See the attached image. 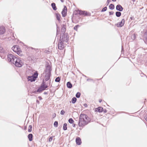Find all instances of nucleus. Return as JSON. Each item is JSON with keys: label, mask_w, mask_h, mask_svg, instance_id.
Masks as SVG:
<instances>
[{"label": "nucleus", "mask_w": 147, "mask_h": 147, "mask_svg": "<svg viewBox=\"0 0 147 147\" xmlns=\"http://www.w3.org/2000/svg\"><path fill=\"white\" fill-rule=\"evenodd\" d=\"M7 58L9 61L13 63L17 67H21L23 64L20 58L17 57L12 54L8 55Z\"/></svg>", "instance_id": "f257e3e1"}, {"label": "nucleus", "mask_w": 147, "mask_h": 147, "mask_svg": "<svg viewBox=\"0 0 147 147\" xmlns=\"http://www.w3.org/2000/svg\"><path fill=\"white\" fill-rule=\"evenodd\" d=\"M91 119L86 115L81 114L80 115L78 123L80 126H83L90 122Z\"/></svg>", "instance_id": "f03ea898"}, {"label": "nucleus", "mask_w": 147, "mask_h": 147, "mask_svg": "<svg viewBox=\"0 0 147 147\" xmlns=\"http://www.w3.org/2000/svg\"><path fill=\"white\" fill-rule=\"evenodd\" d=\"M51 68L49 66H47L46 67L45 71V80L46 81L48 80L50 78L51 75Z\"/></svg>", "instance_id": "7ed1b4c3"}, {"label": "nucleus", "mask_w": 147, "mask_h": 147, "mask_svg": "<svg viewBox=\"0 0 147 147\" xmlns=\"http://www.w3.org/2000/svg\"><path fill=\"white\" fill-rule=\"evenodd\" d=\"M12 49L19 55L22 56L23 55L22 52L18 46H15L12 48Z\"/></svg>", "instance_id": "20e7f679"}, {"label": "nucleus", "mask_w": 147, "mask_h": 147, "mask_svg": "<svg viewBox=\"0 0 147 147\" xmlns=\"http://www.w3.org/2000/svg\"><path fill=\"white\" fill-rule=\"evenodd\" d=\"M38 73L37 71L32 76H28V81H30L31 82L35 81L37 77Z\"/></svg>", "instance_id": "39448f33"}, {"label": "nucleus", "mask_w": 147, "mask_h": 147, "mask_svg": "<svg viewBox=\"0 0 147 147\" xmlns=\"http://www.w3.org/2000/svg\"><path fill=\"white\" fill-rule=\"evenodd\" d=\"M61 40V42H63V43L67 42H68L69 40V37L67 34H65L60 37Z\"/></svg>", "instance_id": "423d86ee"}, {"label": "nucleus", "mask_w": 147, "mask_h": 147, "mask_svg": "<svg viewBox=\"0 0 147 147\" xmlns=\"http://www.w3.org/2000/svg\"><path fill=\"white\" fill-rule=\"evenodd\" d=\"M47 88V86L43 83L42 85L41 86L40 88H39L37 90V92L41 91L42 90H45L46 88Z\"/></svg>", "instance_id": "0eeeda50"}, {"label": "nucleus", "mask_w": 147, "mask_h": 147, "mask_svg": "<svg viewBox=\"0 0 147 147\" xmlns=\"http://www.w3.org/2000/svg\"><path fill=\"white\" fill-rule=\"evenodd\" d=\"M125 22V20L123 19L121 22L118 23L116 24V25L117 27H121L124 25Z\"/></svg>", "instance_id": "6e6552de"}, {"label": "nucleus", "mask_w": 147, "mask_h": 147, "mask_svg": "<svg viewBox=\"0 0 147 147\" xmlns=\"http://www.w3.org/2000/svg\"><path fill=\"white\" fill-rule=\"evenodd\" d=\"M67 8L66 6H65L62 11L61 12L62 16L65 17L67 15Z\"/></svg>", "instance_id": "1a4fd4ad"}, {"label": "nucleus", "mask_w": 147, "mask_h": 147, "mask_svg": "<svg viewBox=\"0 0 147 147\" xmlns=\"http://www.w3.org/2000/svg\"><path fill=\"white\" fill-rule=\"evenodd\" d=\"M64 43L63 42H60L58 44V48L61 50L63 49L65 47V46L64 44Z\"/></svg>", "instance_id": "9d476101"}, {"label": "nucleus", "mask_w": 147, "mask_h": 147, "mask_svg": "<svg viewBox=\"0 0 147 147\" xmlns=\"http://www.w3.org/2000/svg\"><path fill=\"white\" fill-rule=\"evenodd\" d=\"M5 31V29L4 26H0V34H3Z\"/></svg>", "instance_id": "9b49d317"}, {"label": "nucleus", "mask_w": 147, "mask_h": 147, "mask_svg": "<svg viewBox=\"0 0 147 147\" xmlns=\"http://www.w3.org/2000/svg\"><path fill=\"white\" fill-rule=\"evenodd\" d=\"M143 37L144 40L147 42V29L144 32Z\"/></svg>", "instance_id": "f8f14e48"}, {"label": "nucleus", "mask_w": 147, "mask_h": 147, "mask_svg": "<svg viewBox=\"0 0 147 147\" xmlns=\"http://www.w3.org/2000/svg\"><path fill=\"white\" fill-rule=\"evenodd\" d=\"M103 111V108L102 107H99L98 108H96L95 111L99 112H101Z\"/></svg>", "instance_id": "ddd939ff"}, {"label": "nucleus", "mask_w": 147, "mask_h": 147, "mask_svg": "<svg viewBox=\"0 0 147 147\" xmlns=\"http://www.w3.org/2000/svg\"><path fill=\"white\" fill-rule=\"evenodd\" d=\"M117 10L119 11H122L123 10V8L120 5H118L116 7Z\"/></svg>", "instance_id": "4468645a"}, {"label": "nucleus", "mask_w": 147, "mask_h": 147, "mask_svg": "<svg viewBox=\"0 0 147 147\" xmlns=\"http://www.w3.org/2000/svg\"><path fill=\"white\" fill-rule=\"evenodd\" d=\"M80 14H82L84 16H88L89 14L86 11H80Z\"/></svg>", "instance_id": "2eb2a0df"}, {"label": "nucleus", "mask_w": 147, "mask_h": 147, "mask_svg": "<svg viewBox=\"0 0 147 147\" xmlns=\"http://www.w3.org/2000/svg\"><path fill=\"white\" fill-rule=\"evenodd\" d=\"M76 144L78 145H80L81 143V141L80 138H76Z\"/></svg>", "instance_id": "dca6fc26"}, {"label": "nucleus", "mask_w": 147, "mask_h": 147, "mask_svg": "<svg viewBox=\"0 0 147 147\" xmlns=\"http://www.w3.org/2000/svg\"><path fill=\"white\" fill-rule=\"evenodd\" d=\"M55 15L56 17L57 18V19L58 21L60 20V18H61V16L60 15L59 13H56L55 14Z\"/></svg>", "instance_id": "f3484780"}, {"label": "nucleus", "mask_w": 147, "mask_h": 147, "mask_svg": "<svg viewBox=\"0 0 147 147\" xmlns=\"http://www.w3.org/2000/svg\"><path fill=\"white\" fill-rule=\"evenodd\" d=\"M51 6L52 8L54 10H56L57 9V7L56 6L55 4V3H52L51 4Z\"/></svg>", "instance_id": "a211bd4d"}, {"label": "nucleus", "mask_w": 147, "mask_h": 147, "mask_svg": "<svg viewBox=\"0 0 147 147\" xmlns=\"http://www.w3.org/2000/svg\"><path fill=\"white\" fill-rule=\"evenodd\" d=\"M67 87L69 88H71L72 87V84L69 82H67Z\"/></svg>", "instance_id": "6ab92c4d"}, {"label": "nucleus", "mask_w": 147, "mask_h": 147, "mask_svg": "<svg viewBox=\"0 0 147 147\" xmlns=\"http://www.w3.org/2000/svg\"><path fill=\"white\" fill-rule=\"evenodd\" d=\"M65 27L66 26L65 25H63L62 27V28H61V31H62L63 32H65L66 29Z\"/></svg>", "instance_id": "aec40b11"}, {"label": "nucleus", "mask_w": 147, "mask_h": 147, "mask_svg": "<svg viewBox=\"0 0 147 147\" xmlns=\"http://www.w3.org/2000/svg\"><path fill=\"white\" fill-rule=\"evenodd\" d=\"M27 55L28 56V58H31V59L32 60V58H33V56L32 55V54H30V53H28Z\"/></svg>", "instance_id": "412c9836"}, {"label": "nucleus", "mask_w": 147, "mask_h": 147, "mask_svg": "<svg viewBox=\"0 0 147 147\" xmlns=\"http://www.w3.org/2000/svg\"><path fill=\"white\" fill-rule=\"evenodd\" d=\"M109 7L110 9H113L114 8V6L113 4H111L109 5Z\"/></svg>", "instance_id": "4be33fe9"}, {"label": "nucleus", "mask_w": 147, "mask_h": 147, "mask_svg": "<svg viewBox=\"0 0 147 147\" xmlns=\"http://www.w3.org/2000/svg\"><path fill=\"white\" fill-rule=\"evenodd\" d=\"M121 15V13L120 12L117 11L116 13V15L117 17H119Z\"/></svg>", "instance_id": "5701e85b"}, {"label": "nucleus", "mask_w": 147, "mask_h": 147, "mask_svg": "<svg viewBox=\"0 0 147 147\" xmlns=\"http://www.w3.org/2000/svg\"><path fill=\"white\" fill-rule=\"evenodd\" d=\"M67 123H65L64 124L63 128L64 130H66L67 129Z\"/></svg>", "instance_id": "b1692460"}, {"label": "nucleus", "mask_w": 147, "mask_h": 147, "mask_svg": "<svg viewBox=\"0 0 147 147\" xmlns=\"http://www.w3.org/2000/svg\"><path fill=\"white\" fill-rule=\"evenodd\" d=\"M77 99L75 97H74L72 99V102L73 103H75Z\"/></svg>", "instance_id": "393cba45"}, {"label": "nucleus", "mask_w": 147, "mask_h": 147, "mask_svg": "<svg viewBox=\"0 0 147 147\" xmlns=\"http://www.w3.org/2000/svg\"><path fill=\"white\" fill-rule=\"evenodd\" d=\"M61 79L59 77L57 78L55 80V81L57 82H59L60 80Z\"/></svg>", "instance_id": "a878e982"}, {"label": "nucleus", "mask_w": 147, "mask_h": 147, "mask_svg": "<svg viewBox=\"0 0 147 147\" xmlns=\"http://www.w3.org/2000/svg\"><path fill=\"white\" fill-rule=\"evenodd\" d=\"M32 126L31 125H30L29 126L28 128V131L30 132L32 131Z\"/></svg>", "instance_id": "bb28decb"}, {"label": "nucleus", "mask_w": 147, "mask_h": 147, "mask_svg": "<svg viewBox=\"0 0 147 147\" xmlns=\"http://www.w3.org/2000/svg\"><path fill=\"white\" fill-rule=\"evenodd\" d=\"M68 121L70 123H72L74 122V121L72 118L69 119Z\"/></svg>", "instance_id": "cd10ccee"}, {"label": "nucleus", "mask_w": 147, "mask_h": 147, "mask_svg": "<svg viewBox=\"0 0 147 147\" xmlns=\"http://www.w3.org/2000/svg\"><path fill=\"white\" fill-rule=\"evenodd\" d=\"M80 96V93L79 92H77L76 94V96L78 98H79Z\"/></svg>", "instance_id": "c85d7f7f"}, {"label": "nucleus", "mask_w": 147, "mask_h": 147, "mask_svg": "<svg viewBox=\"0 0 147 147\" xmlns=\"http://www.w3.org/2000/svg\"><path fill=\"white\" fill-rule=\"evenodd\" d=\"M58 123L57 121H55L54 122V125L55 127H57L58 126Z\"/></svg>", "instance_id": "c756f323"}, {"label": "nucleus", "mask_w": 147, "mask_h": 147, "mask_svg": "<svg viewBox=\"0 0 147 147\" xmlns=\"http://www.w3.org/2000/svg\"><path fill=\"white\" fill-rule=\"evenodd\" d=\"M107 7H105L102 9L101 11L102 12L105 11L107 10Z\"/></svg>", "instance_id": "7c9ffc66"}, {"label": "nucleus", "mask_w": 147, "mask_h": 147, "mask_svg": "<svg viewBox=\"0 0 147 147\" xmlns=\"http://www.w3.org/2000/svg\"><path fill=\"white\" fill-rule=\"evenodd\" d=\"M79 26L78 25H77L76 26L74 27V29L76 31L77 30H78V27Z\"/></svg>", "instance_id": "2f4dec72"}, {"label": "nucleus", "mask_w": 147, "mask_h": 147, "mask_svg": "<svg viewBox=\"0 0 147 147\" xmlns=\"http://www.w3.org/2000/svg\"><path fill=\"white\" fill-rule=\"evenodd\" d=\"M33 135L32 134H30L28 136V138H32Z\"/></svg>", "instance_id": "473e14b6"}, {"label": "nucleus", "mask_w": 147, "mask_h": 147, "mask_svg": "<svg viewBox=\"0 0 147 147\" xmlns=\"http://www.w3.org/2000/svg\"><path fill=\"white\" fill-rule=\"evenodd\" d=\"M65 111L63 110H62L61 112V114L62 115H63L65 113Z\"/></svg>", "instance_id": "72a5a7b5"}, {"label": "nucleus", "mask_w": 147, "mask_h": 147, "mask_svg": "<svg viewBox=\"0 0 147 147\" xmlns=\"http://www.w3.org/2000/svg\"><path fill=\"white\" fill-rule=\"evenodd\" d=\"M109 15H112L113 13V12H109Z\"/></svg>", "instance_id": "f704fd0d"}, {"label": "nucleus", "mask_w": 147, "mask_h": 147, "mask_svg": "<svg viewBox=\"0 0 147 147\" xmlns=\"http://www.w3.org/2000/svg\"><path fill=\"white\" fill-rule=\"evenodd\" d=\"M52 139L53 138H49V142L51 141L52 140Z\"/></svg>", "instance_id": "c9c22d12"}, {"label": "nucleus", "mask_w": 147, "mask_h": 147, "mask_svg": "<svg viewBox=\"0 0 147 147\" xmlns=\"http://www.w3.org/2000/svg\"><path fill=\"white\" fill-rule=\"evenodd\" d=\"M107 2L108 3V4H109L110 3V1L109 0H107Z\"/></svg>", "instance_id": "e433bc0d"}, {"label": "nucleus", "mask_w": 147, "mask_h": 147, "mask_svg": "<svg viewBox=\"0 0 147 147\" xmlns=\"http://www.w3.org/2000/svg\"><path fill=\"white\" fill-rule=\"evenodd\" d=\"M30 141H31L32 140L33 138H29Z\"/></svg>", "instance_id": "4c0bfd02"}, {"label": "nucleus", "mask_w": 147, "mask_h": 147, "mask_svg": "<svg viewBox=\"0 0 147 147\" xmlns=\"http://www.w3.org/2000/svg\"><path fill=\"white\" fill-rule=\"evenodd\" d=\"M99 102H101L102 101V100L101 99H99Z\"/></svg>", "instance_id": "58836bf2"}, {"label": "nucleus", "mask_w": 147, "mask_h": 147, "mask_svg": "<svg viewBox=\"0 0 147 147\" xmlns=\"http://www.w3.org/2000/svg\"><path fill=\"white\" fill-rule=\"evenodd\" d=\"M60 1L62 2H63L64 1V0H60Z\"/></svg>", "instance_id": "ea45409f"}, {"label": "nucleus", "mask_w": 147, "mask_h": 147, "mask_svg": "<svg viewBox=\"0 0 147 147\" xmlns=\"http://www.w3.org/2000/svg\"><path fill=\"white\" fill-rule=\"evenodd\" d=\"M116 0H112V1H115Z\"/></svg>", "instance_id": "a19ab883"}, {"label": "nucleus", "mask_w": 147, "mask_h": 147, "mask_svg": "<svg viewBox=\"0 0 147 147\" xmlns=\"http://www.w3.org/2000/svg\"><path fill=\"white\" fill-rule=\"evenodd\" d=\"M136 0H132L133 1H135Z\"/></svg>", "instance_id": "79ce46f5"}, {"label": "nucleus", "mask_w": 147, "mask_h": 147, "mask_svg": "<svg viewBox=\"0 0 147 147\" xmlns=\"http://www.w3.org/2000/svg\"><path fill=\"white\" fill-rule=\"evenodd\" d=\"M30 53V54H32V53H31V54L30 53Z\"/></svg>", "instance_id": "37998d69"}, {"label": "nucleus", "mask_w": 147, "mask_h": 147, "mask_svg": "<svg viewBox=\"0 0 147 147\" xmlns=\"http://www.w3.org/2000/svg\"><path fill=\"white\" fill-rule=\"evenodd\" d=\"M26 127L25 129H26Z\"/></svg>", "instance_id": "c03bdc74"}]
</instances>
